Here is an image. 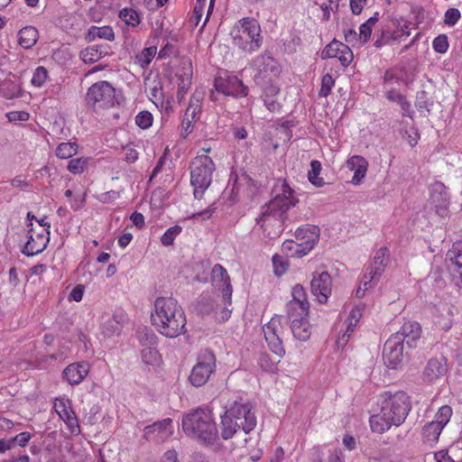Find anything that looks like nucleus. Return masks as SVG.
Listing matches in <instances>:
<instances>
[{
	"label": "nucleus",
	"instance_id": "f257e3e1",
	"mask_svg": "<svg viewBox=\"0 0 462 462\" xmlns=\"http://www.w3.org/2000/svg\"><path fill=\"white\" fill-rule=\"evenodd\" d=\"M378 402L380 412L370 417L369 422L374 432L383 433L392 426H400L406 420L411 409V400L403 391L384 392Z\"/></svg>",
	"mask_w": 462,
	"mask_h": 462
},
{
	"label": "nucleus",
	"instance_id": "f03ea898",
	"mask_svg": "<svg viewBox=\"0 0 462 462\" xmlns=\"http://www.w3.org/2000/svg\"><path fill=\"white\" fill-rule=\"evenodd\" d=\"M151 320L161 335L170 338L183 334L187 324L183 309L171 296L157 297L154 300Z\"/></svg>",
	"mask_w": 462,
	"mask_h": 462
},
{
	"label": "nucleus",
	"instance_id": "7ed1b4c3",
	"mask_svg": "<svg viewBox=\"0 0 462 462\" xmlns=\"http://www.w3.org/2000/svg\"><path fill=\"white\" fill-rule=\"evenodd\" d=\"M220 420V435L225 440L232 439L239 430L249 433L257 424L254 404L242 397L228 402Z\"/></svg>",
	"mask_w": 462,
	"mask_h": 462
},
{
	"label": "nucleus",
	"instance_id": "20e7f679",
	"mask_svg": "<svg viewBox=\"0 0 462 462\" xmlns=\"http://www.w3.org/2000/svg\"><path fill=\"white\" fill-rule=\"evenodd\" d=\"M181 426L184 433L208 447H218L219 437L212 410L199 407L182 416Z\"/></svg>",
	"mask_w": 462,
	"mask_h": 462
},
{
	"label": "nucleus",
	"instance_id": "39448f33",
	"mask_svg": "<svg viewBox=\"0 0 462 462\" xmlns=\"http://www.w3.org/2000/svg\"><path fill=\"white\" fill-rule=\"evenodd\" d=\"M287 308L293 337L307 341L310 337L311 329L308 320L310 304L305 291H293L292 300Z\"/></svg>",
	"mask_w": 462,
	"mask_h": 462
},
{
	"label": "nucleus",
	"instance_id": "423d86ee",
	"mask_svg": "<svg viewBox=\"0 0 462 462\" xmlns=\"http://www.w3.org/2000/svg\"><path fill=\"white\" fill-rule=\"evenodd\" d=\"M230 35L233 43L245 52L256 51L262 46L261 27L254 18L245 17L240 19L234 25Z\"/></svg>",
	"mask_w": 462,
	"mask_h": 462
},
{
	"label": "nucleus",
	"instance_id": "0eeeda50",
	"mask_svg": "<svg viewBox=\"0 0 462 462\" xmlns=\"http://www.w3.org/2000/svg\"><path fill=\"white\" fill-rule=\"evenodd\" d=\"M215 170L213 161L208 155L197 156L190 165V182L194 187V197L201 199L204 191L211 183Z\"/></svg>",
	"mask_w": 462,
	"mask_h": 462
},
{
	"label": "nucleus",
	"instance_id": "6e6552de",
	"mask_svg": "<svg viewBox=\"0 0 462 462\" xmlns=\"http://www.w3.org/2000/svg\"><path fill=\"white\" fill-rule=\"evenodd\" d=\"M86 102L96 112L118 103L116 97V89L107 81H98L93 84L88 89Z\"/></svg>",
	"mask_w": 462,
	"mask_h": 462
},
{
	"label": "nucleus",
	"instance_id": "1a4fd4ad",
	"mask_svg": "<svg viewBox=\"0 0 462 462\" xmlns=\"http://www.w3.org/2000/svg\"><path fill=\"white\" fill-rule=\"evenodd\" d=\"M271 195V200L264 205L270 210H282L287 213L291 208L295 207L299 202L295 197V191L285 180L279 179L275 181Z\"/></svg>",
	"mask_w": 462,
	"mask_h": 462
},
{
	"label": "nucleus",
	"instance_id": "9d476101",
	"mask_svg": "<svg viewBox=\"0 0 462 462\" xmlns=\"http://www.w3.org/2000/svg\"><path fill=\"white\" fill-rule=\"evenodd\" d=\"M287 213L282 210H270L268 207L262 208V213L257 220L265 236L270 239H274L282 234L284 227Z\"/></svg>",
	"mask_w": 462,
	"mask_h": 462
},
{
	"label": "nucleus",
	"instance_id": "9b49d317",
	"mask_svg": "<svg viewBox=\"0 0 462 462\" xmlns=\"http://www.w3.org/2000/svg\"><path fill=\"white\" fill-rule=\"evenodd\" d=\"M390 263L389 249L385 246L380 247L374 254L371 264L367 267L361 283L365 287H375Z\"/></svg>",
	"mask_w": 462,
	"mask_h": 462
},
{
	"label": "nucleus",
	"instance_id": "f8f14e48",
	"mask_svg": "<svg viewBox=\"0 0 462 462\" xmlns=\"http://www.w3.org/2000/svg\"><path fill=\"white\" fill-rule=\"evenodd\" d=\"M216 369V358L213 353L206 350L198 358L189 374V382L192 385L199 387L204 385Z\"/></svg>",
	"mask_w": 462,
	"mask_h": 462
},
{
	"label": "nucleus",
	"instance_id": "ddd939ff",
	"mask_svg": "<svg viewBox=\"0 0 462 462\" xmlns=\"http://www.w3.org/2000/svg\"><path fill=\"white\" fill-rule=\"evenodd\" d=\"M297 247L295 253H291V256L301 257L306 255L319 241V228L316 226H305L299 227L295 232Z\"/></svg>",
	"mask_w": 462,
	"mask_h": 462
},
{
	"label": "nucleus",
	"instance_id": "4468645a",
	"mask_svg": "<svg viewBox=\"0 0 462 462\" xmlns=\"http://www.w3.org/2000/svg\"><path fill=\"white\" fill-rule=\"evenodd\" d=\"M265 340L273 353L279 357L284 356L285 350L282 346V335L283 328L280 317H273L263 327Z\"/></svg>",
	"mask_w": 462,
	"mask_h": 462
},
{
	"label": "nucleus",
	"instance_id": "2eb2a0df",
	"mask_svg": "<svg viewBox=\"0 0 462 462\" xmlns=\"http://www.w3.org/2000/svg\"><path fill=\"white\" fill-rule=\"evenodd\" d=\"M173 432V421L171 419L166 418L144 427L143 436L146 440L159 444L169 439Z\"/></svg>",
	"mask_w": 462,
	"mask_h": 462
},
{
	"label": "nucleus",
	"instance_id": "dca6fc26",
	"mask_svg": "<svg viewBox=\"0 0 462 462\" xmlns=\"http://www.w3.org/2000/svg\"><path fill=\"white\" fill-rule=\"evenodd\" d=\"M446 263L454 284L462 288V241H457L446 254Z\"/></svg>",
	"mask_w": 462,
	"mask_h": 462
},
{
	"label": "nucleus",
	"instance_id": "f3484780",
	"mask_svg": "<svg viewBox=\"0 0 462 462\" xmlns=\"http://www.w3.org/2000/svg\"><path fill=\"white\" fill-rule=\"evenodd\" d=\"M384 365L391 369H395L403 359V345L399 336H391L384 344L383 351Z\"/></svg>",
	"mask_w": 462,
	"mask_h": 462
},
{
	"label": "nucleus",
	"instance_id": "a211bd4d",
	"mask_svg": "<svg viewBox=\"0 0 462 462\" xmlns=\"http://www.w3.org/2000/svg\"><path fill=\"white\" fill-rule=\"evenodd\" d=\"M363 311L364 306L361 305L355 306L349 311L346 319L343 323L341 335L338 336L336 341V345L338 348H343L348 342L349 338L359 324L360 319L363 316Z\"/></svg>",
	"mask_w": 462,
	"mask_h": 462
},
{
	"label": "nucleus",
	"instance_id": "6ab92c4d",
	"mask_svg": "<svg viewBox=\"0 0 462 462\" xmlns=\"http://www.w3.org/2000/svg\"><path fill=\"white\" fill-rule=\"evenodd\" d=\"M329 58H337L342 66L347 67L352 62L354 55L347 45L334 40L321 52V59Z\"/></svg>",
	"mask_w": 462,
	"mask_h": 462
},
{
	"label": "nucleus",
	"instance_id": "aec40b11",
	"mask_svg": "<svg viewBox=\"0 0 462 462\" xmlns=\"http://www.w3.org/2000/svg\"><path fill=\"white\" fill-rule=\"evenodd\" d=\"M53 408L59 417L66 423L71 434L79 433V425L75 412L72 411L69 400L57 398L54 401Z\"/></svg>",
	"mask_w": 462,
	"mask_h": 462
},
{
	"label": "nucleus",
	"instance_id": "412c9836",
	"mask_svg": "<svg viewBox=\"0 0 462 462\" xmlns=\"http://www.w3.org/2000/svg\"><path fill=\"white\" fill-rule=\"evenodd\" d=\"M49 241L50 231L48 229H41L40 232L31 229L29 239L23 246V253L28 256L40 254L46 248Z\"/></svg>",
	"mask_w": 462,
	"mask_h": 462
},
{
	"label": "nucleus",
	"instance_id": "4be33fe9",
	"mask_svg": "<svg viewBox=\"0 0 462 462\" xmlns=\"http://www.w3.org/2000/svg\"><path fill=\"white\" fill-rule=\"evenodd\" d=\"M128 322V316L125 310H116L112 317L103 320L101 331L105 337H113L119 335L123 327Z\"/></svg>",
	"mask_w": 462,
	"mask_h": 462
},
{
	"label": "nucleus",
	"instance_id": "5701e85b",
	"mask_svg": "<svg viewBox=\"0 0 462 462\" xmlns=\"http://www.w3.org/2000/svg\"><path fill=\"white\" fill-rule=\"evenodd\" d=\"M215 87L218 92L226 96L245 97L247 95V88L236 77L227 79L217 78L215 80Z\"/></svg>",
	"mask_w": 462,
	"mask_h": 462
},
{
	"label": "nucleus",
	"instance_id": "b1692460",
	"mask_svg": "<svg viewBox=\"0 0 462 462\" xmlns=\"http://www.w3.org/2000/svg\"><path fill=\"white\" fill-rule=\"evenodd\" d=\"M448 371L447 359L443 356L430 358L423 371L424 380L434 383L443 377Z\"/></svg>",
	"mask_w": 462,
	"mask_h": 462
},
{
	"label": "nucleus",
	"instance_id": "393cba45",
	"mask_svg": "<svg viewBox=\"0 0 462 462\" xmlns=\"http://www.w3.org/2000/svg\"><path fill=\"white\" fill-rule=\"evenodd\" d=\"M89 369L90 365L87 362L72 363L63 370V378L70 385H78L88 374Z\"/></svg>",
	"mask_w": 462,
	"mask_h": 462
},
{
	"label": "nucleus",
	"instance_id": "a878e982",
	"mask_svg": "<svg viewBox=\"0 0 462 462\" xmlns=\"http://www.w3.org/2000/svg\"><path fill=\"white\" fill-rule=\"evenodd\" d=\"M421 335V328L418 322L408 321L403 323L401 328L393 336H399V339L402 345L404 343L409 347H413Z\"/></svg>",
	"mask_w": 462,
	"mask_h": 462
},
{
	"label": "nucleus",
	"instance_id": "bb28decb",
	"mask_svg": "<svg viewBox=\"0 0 462 462\" xmlns=\"http://www.w3.org/2000/svg\"><path fill=\"white\" fill-rule=\"evenodd\" d=\"M175 76L177 78L178 90L188 92L192 79V66L189 60H183Z\"/></svg>",
	"mask_w": 462,
	"mask_h": 462
},
{
	"label": "nucleus",
	"instance_id": "cd10ccee",
	"mask_svg": "<svg viewBox=\"0 0 462 462\" xmlns=\"http://www.w3.org/2000/svg\"><path fill=\"white\" fill-rule=\"evenodd\" d=\"M368 163L366 160L359 155H354L346 162V167L354 171L352 183L357 185L361 180L365 176Z\"/></svg>",
	"mask_w": 462,
	"mask_h": 462
},
{
	"label": "nucleus",
	"instance_id": "c85d7f7f",
	"mask_svg": "<svg viewBox=\"0 0 462 462\" xmlns=\"http://www.w3.org/2000/svg\"><path fill=\"white\" fill-rule=\"evenodd\" d=\"M212 284L216 289H231V282L226 270L221 264H215L211 272Z\"/></svg>",
	"mask_w": 462,
	"mask_h": 462
},
{
	"label": "nucleus",
	"instance_id": "c756f323",
	"mask_svg": "<svg viewBox=\"0 0 462 462\" xmlns=\"http://www.w3.org/2000/svg\"><path fill=\"white\" fill-rule=\"evenodd\" d=\"M254 65L259 70L277 75L280 72L278 62L269 54H263L254 60Z\"/></svg>",
	"mask_w": 462,
	"mask_h": 462
},
{
	"label": "nucleus",
	"instance_id": "7c9ffc66",
	"mask_svg": "<svg viewBox=\"0 0 462 462\" xmlns=\"http://www.w3.org/2000/svg\"><path fill=\"white\" fill-rule=\"evenodd\" d=\"M38 40V31L33 26H25L19 32V44L24 49L32 48Z\"/></svg>",
	"mask_w": 462,
	"mask_h": 462
},
{
	"label": "nucleus",
	"instance_id": "2f4dec72",
	"mask_svg": "<svg viewBox=\"0 0 462 462\" xmlns=\"http://www.w3.org/2000/svg\"><path fill=\"white\" fill-rule=\"evenodd\" d=\"M311 289H330L333 285L332 278L327 271L317 270L312 273Z\"/></svg>",
	"mask_w": 462,
	"mask_h": 462
},
{
	"label": "nucleus",
	"instance_id": "473e14b6",
	"mask_svg": "<svg viewBox=\"0 0 462 462\" xmlns=\"http://www.w3.org/2000/svg\"><path fill=\"white\" fill-rule=\"evenodd\" d=\"M97 38L113 41L115 39V33H114L112 27L111 26L98 27L96 25L91 26L88 29L86 39L88 42H92Z\"/></svg>",
	"mask_w": 462,
	"mask_h": 462
},
{
	"label": "nucleus",
	"instance_id": "72a5a7b5",
	"mask_svg": "<svg viewBox=\"0 0 462 462\" xmlns=\"http://www.w3.org/2000/svg\"><path fill=\"white\" fill-rule=\"evenodd\" d=\"M442 430L432 424L431 421L425 424L422 428L421 435L424 443L433 446L439 440Z\"/></svg>",
	"mask_w": 462,
	"mask_h": 462
},
{
	"label": "nucleus",
	"instance_id": "f704fd0d",
	"mask_svg": "<svg viewBox=\"0 0 462 462\" xmlns=\"http://www.w3.org/2000/svg\"><path fill=\"white\" fill-rule=\"evenodd\" d=\"M452 414V408L448 405H443L438 410L431 423L443 430L450 420Z\"/></svg>",
	"mask_w": 462,
	"mask_h": 462
},
{
	"label": "nucleus",
	"instance_id": "c9c22d12",
	"mask_svg": "<svg viewBox=\"0 0 462 462\" xmlns=\"http://www.w3.org/2000/svg\"><path fill=\"white\" fill-rule=\"evenodd\" d=\"M119 18L127 25L135 27L140 22L141 18L139 14L133 8H124L119 12Z\"/></svg>",
	"mask_w": 462,
	"mask_h": 462
},
{
	"label": "nucleus",
	"instance_id": "e433bc0d",
	"mask_svg": "<svg viewBox=\"0 0 462 462\" xmlns=\"http://www.w3.org/2000/svg\"><path fill=\"white\" fill-rule=\"evenodd\" d=\"M78 152V144L76 143H61L56 149V155L60 159H69L75 155Z\"/></svg>",
	"mask_w": 462,
	"mask_h": 462
},
{
	"label": "nucleus",
	"instance_id": "4c0bfd02",
	"mask_svg": "<svg viewBox=\"0 0 462 462\" xmlns=\"http://www.w3.org/2000/svg\"><path fill=\"white\" fill-rule=\"evenodd\" d=\"M101 47L86 48L80 52V58L85 63H93L101 59L103 51Z\"/></svg>",
	"mask_w": 462,
	"mask_h": 462
},
{
	"label": "nucleus",
	"instance_id": "58836bf2",
	"mask_svg": "<svg viewBox=\"0 0 462 462\" xmlns=\"http://www.w3.org/2000/svg\"><path fill=\"white\" fill-rule=\"evenodd\" d=\"M143 361L151 365H154L159 364L160 362V353L158 350L152 346H145L142 349L141 352Z\"/></svg>",
	"mask_w": 462,
	"mask_h": 462
},
{
	"label": "nucleus",
	"instance_id": "ea45409f",
	"mask_svg": "<svg viewBox=\"0 0 462 462\" xmlns=\"http://www.w3.org/2000/svg\"><path fill=\"white\" fill-rule=\"evenodd\" d=\"M156 51L157 49L154 46L144 48L135 56V59L142 68H145L151 63L152 60L156 54Z\"/></svg>",
	"mask_w": 462,
	"mask_h": 462
},
{
	"label": "nucleus",
	"instance_id": "a19ab883",
	"mask_svg": "<svg viewBox=\"0 0 462 462\" xmlns=\"http://www.w3.org/2000/svg\"><path fill=\"white\" fill-rule=\"evenodd\" d=\"M311 170L309 171L310 181L317 187L324 185V180L319 177L321 171V163L319 161H312L310 162Z\"/></svg>",
	"mask_w": 462,
	"mask_h": 462
},
{
	"label": "nucleus",
	"instance_id": "79ce46f5",
	"mask_svg": "<svg viewBox=\"0 0 462 462\" xmlns=\"http://www.w3.org/2000/svg\"><path fill=\"white\" fill-rule=\"evenodd\" d=\"M377 22V18L375 16L370 17L365 23H362L359 27V34L358 38L362 42H366L372 33L373 26Z\"/></svg>",
	"mask_w": 462,
	"mask_h": 462
},
{
	"label": "nucleus",
	"instance_id": "37998d69",
	"mask_svg": "<svg viewBox=\"0 0 462 462\" xmlns=\"http://www.w3.org/2000/svg\"><path fill=\"white\" fill-rule=\"evenodd\" d=\"M180 231L181 227L180 226L170 227L161 237L162 244L165 246L172 245L175 237L180 233Z\"/></svg>",
	"mask_w": 462,
	"mask_h": 462
},
{
	"label": "nucleus",
	"instance_id": "c03bdc74",
	"mask_svg": "<svg viewBox=\"0 0 462 462\" xmlns=\"http://www.w3.org/2000/svg\"><path fill=\"white\" fill-rule=\"evenodd\" d=\"M273 272L277 276L282 275L288 268V263L279 254L273 256Z\"/></svg>",
	"mask_w": 462,
	"mask_h": 462
},
{
	"label": "nucleus",
	"instance_id": "a18cd8bd",
	"mask_svg": "<svg viewBox=\"0 0 462 462\" xmlns=\"http://www.w3.org/2000/svg\"><path fill=\"white\" fill-rule=\"evenodd\" d=\"M433 49L438 53H445L448 49V41L446 34H439L432 42Z\"/></svg>",
	"mask_w": 462,
	"mask_h": 462
},
{
	"label": "nucleus",
	"instance_id": "49530a36",
	"mask_svg": "<svg viewBox=\"0 0 462 462\" xmlns=\"http://www.w3.org/2000/svg\"><path fill=\"white\" fill-rule=\"evenodd\" d=\"M335 84V80L330 74H326L323 76L321 80V88L319 90L320 97H328Z\"/></svg>",
	"mask_w": 462,
	"mask_h": 462
},
{
	"label": "nucleus",
	"instance_id": "de8ad7c7",
	"mask_svg": "<svg viewBox=\"0 0 462 462\" xmlns=\"http://www.w3.org/2000/svg\"><path fill=\"white\" fill-rule=\"evenodd\" d=\"M135 123L139 127L146 129L152 124V115L148 111H142L135 116Z\"/></svg>",
	"mask_w": 462,
	"mask_h": 462
},
{
	"label": "nucleus",
	"instance_id": "09e8293b",
	"mask_svg": "<svg viewBox=\"0 0 462 462\" xmlns=\"http://www.w3.org/2000/svg\"><path fill=\"white\" fill-rule=\"evenodd\" d=\"M48 76L47 69L44 67H38L33 72L32 84L35 87H42Z\"/></svg>",
	"mask_w": 462,
	"mask_h": 462
},
{
	"label": "nucleus",
	"instance_id": "8fccbe9b",
	"mask_svg": "<svg viewBox=\"0 0 462 462\" xmlns=\"http://www.w3.org/2000/svg\"><path fill=\"white\" fill-rule=\"evenodd\" d=\"M461 14L458 9L449 8L445 13L444 23L446 25L453 26L459 20Z\"/></svg>",
	"mask_w": 462,
	"mask_h": 462
},
{
	"label": "nucleus",
	"instance_id": "3c124183",
	"mask_svg": "<svg viewBox=\"0 0 462 462\" xmlns=\"http://www.w3.org/2000/svg\"><path fill=\"white\" fill-rule=\"evenodd\" d=\"M207 0H197L192 14V20L195 21V25L197 26L203 15L204 10L206 8Z\"/></svg>",
	"mask_w": 462,
	"mask_h": 462
},
{
	"label": "nucleus",
	"instance_id": "603ef678",
	"mask_svg": "<svg viewBox=\"0 0 462 462\" xmlns=\"http://www.w3.org/2000/svg\"><path fill=\"white\" fill-rule=\"evenodd\" d=\"M85 164V160L82 158H76L69 161L67 168L71 173L78 174L83 171Z\"/></svg>",
	"mask_w": 462,
	"mask_h": 462
},
{
	"label": "nucleus",
	"instance_id": "864d4df0",
	"mask_svg": "<svg viewBox=\"0 0 462 462\" xmlns=\"http://www.w3.org/2000/svg\"><path fill=\"white\" fill-rule=\"evenodd\" d=\"M31 438V433L23 431L10 439L13 440V446L14 448L15 446L25 447L30 441Z\"/></svg>",
	"mask_w": 462,
	"mask_h": 462
},
{
	"label": "nucleus",
	"instance_id": "5fc2aeb1",
	"mask_svg": "<svg viewBox=\"0 0 462 462\" xmlns=\"http://www.w3.org/2000/svg\"><path fill=\"white\" fill-rule=\"evenodd\" d=\"M203 98H204L203 92L196 90L190 97L189 106H193L195 109L200 110Z\"/></svg>",
	"mask_w": 462,
	"mask_h": 462
},
{
	"label": "nucleus",
	"instance_id": "6e6d98bb",
	"mask_svg": "<svg viewBox=\"0 0 462 462\" xmlns=\"http://www.w3.org/2000/svg\"><path fill=\"white\" fill-rule=\"evenodd\" d=\"M6 116L10 122L15 121H27L29 119V114L24 111H13L6 114Z\"/></svg>",
	"mask_w": 462,
	"mask_h": 462
},
{
	"label": "nucleus",
	"instance_id": "4d7b16f0",
	"mask_svg": "<svg viewBox=\"0 0 462 462\" xmlns=\"http://www.w3.org/2000/svg\"><path fill=\"white\" fill-rule=\"evenodd\" d=\"M149 95L151 98L155 101H159L162 97V88L160 83L156 84L154 87L150 88Z\"/></svg>",
	"mask_w": 462,
	"mask_h": 462
},
{
	"label": "nucleus",
	"instance_id": "13d9d810",
	"mask_svg": "<svg viewBox=\"0 0 462 462\" xmlns=\"http://www.w3.org/2000/svg\"><path fill=\"white\" fill-rule=\"evenodd\" d=\"M435 212L440 217H445L448 214V201L446 198H441V201L439 205L435 206Z\"/></svg>",
	"mask_w": 462,
	"mask_h": 462
},
{
	"label": "nucleus",
	"instance_id": "bf43d9fd",
	"mask_svg": "<svg viewBox=\"0 0 462 462\" xmlns=\"http://www.w3.org/2000/svg\"><path fill=\"white\" fill-rule=\"evenodd\" d=\"M11 184L14 188L26 189L32 187V184L25 180L22 179L21 176H16L11 180Z\"/></svg>",
	"mask_w": 462,
	"mask_h": 462
},
{
	"label": "nucleus",
	"instance_id": "052dcab7",
	"mask_svg": "<svg viewBox=\"0 0 462 462\" xmlns=\"http://www.w3.org/2000/svg\"><path fill=\"white\" fill-rule=\"evenodd\" d=\"M319 303H326L331 291H310Z\"/></svg>",
	"mask_w": 462,
	"mask_h": 462
},
{
	"label": "nucleus",
	"instance_id": "680f3d73",
	"mask_svg": "<svg viewBox=\"0 0 462 462\" xmlns=\"http://www.w3.org/2000/svg\"><path fill=\"white\" fill-rule=\"evenodd\" d=\"M398 71L396 69H388L385 71L383 79L385 83H392L398 80Z\"/></svg>",
	"mask_w": 462,
	"mask_h": 462
},
{
	"label": "nucleus",
	"instance_id": "e2e57ef3",
	"mask_svg": "<svg viewBox=\"0 0 462 462\" xmlns=\"http://www.w3.org/2000/svg\"><path fill=\"white\" fill-rule=\"evenodd\" d=\"M161 462H178L177 452L173 449L167 450L162 456Z\"/></svg>",
	"mask_w": 462,
	"mask_h": 462
},
{
	"label": "nucleus",
	"instance_id": "0e129e2a",
	"mask_svg": "<svg viewBox=\"0 0 462 462\" xmlns=\"http://www.w3.org/2000/svg\"><path fill=\"white\" fill-rule=\"evenodd\" d=\"M14 448L13 440L11 439H0V454L5 453L7 450Z\"/></svg>",
	"mask_w": 462,
	"mask_h": 462
},
{
	"label": "nucleus",
	"instance_id": "69168bd1",
	"mask_svg": "<svg viewBox=\"0 0 462 462\" xmlns=\"http://www.w3.org/2000/svg\"><path fill=\"white\" fill-rule=\"evenodd\" d=\"M131 220L137 227H142L144 225V217L141 213L134 212L131 216Z\"/></svg>",
	"mask_w": 462,
	"mask_h": 462
},
{
	"label": "nucleus",
	"instance_id": "338daca9",
	"mask_svg": "<svg viewBox=\"0 0 462 462\" xmlns=\"http://www.w3.org/2000/svg\"><path fill=\"white\" fill-rule=\"evenodd\" d=\"M386 97H387L390 101L399 103L400 101H402V98L404 97V96H402V94H400L398 91H395V90H389V91H387V93H386Z\"/></svg>",
	"mask_w": 462,
	"mask_h": 462
},
{
	"label": "nucleus",
	"instance_id": "774afa93",
	"mask_svg": "<svg viewBox=\"0 0 462 462\" xmlns=\"http://www.w3.org/2000/svg\"><path fill=\"white\" fill-rule=\"evenodd\" d=\"M193 121H182L181 124V134L187 136L193 130Z\"/></svg>",
	"mask_w": 462,
	"mask_h": 462
}]
</instances>
